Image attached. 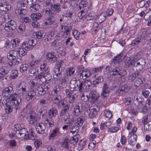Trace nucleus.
Masks as SVG:
<instances>
[{
  "label": "nucleus",
  "mask_w": 151,
  "mask_h": 151,
  "mask_svg": "<svg viewBox=\"0 0 151 151\" xmlns=\"http://www.w3.org/2000/svg\"><path fill=\"white\" fill-rule=\"evenodd\" d=\"M79 136L78 135H74L73 137H72L70 140V142L71 143H72L73 145H75L78 142Z\"/></svg>",
  "instance_id": "48"
},
{
  "label": "nucleus",
  "mask_w": 151,
  "mask_h": 151,
  "mask_svg": "<svg viewBox=\"0 0 151 151\" xmlns=\"http://www.w3.org/2000/svg\"><path fill=\"white\" fill-rule=\"evenodd\" d=\"M72 27V26L67 25V24L64 23L60 25V31L63 35L66 37L70 33Z\"/></svg>",
  "instance_id": "6"
},
{
  "label": "nucleus",
  "mask_w": 151,
  "mask_h": 151,
  "mask_svg": "<svg viewBox=\"0 0 151 151\" xmlns=\"http://www.w3.org/2000/svg\"><path fill=\"white\" fill-rule=\"evenodd\" d=\"M10 61H9L6 63V65L5 66L8 69H9V70L10 69H12V68L14 67V66L15 65V61L14 60H10Z\"/></svg>",
  "instance_id": "55"
},
{
  "label": "nucleus",
  "mask_w": 151,
  "mask_h": 151,
  "mask_svg": "<svg viewBox=\"0 0 151 151\" xmlns=\"http://www.w3.org/2000/svg\"><path fill=\"white\" fill-rule=\"evenodd\" d=\"M27 50L25 48H23L22 47L21 48H20L17 51L19 52V57L21 56H24L27 53Z\"/></svg>",
  "instance_id": "53"
},
{
  "label": "nucleus",
  "mask_w": 151,
  "mask_h": 151,
  "mask_svg": "<svg viewBox=\"0 0 151 151\" xmlns=\"http://www.w3.org/2000/svg\"><path fill=\"white\" fill-rule=\"evenodd\" d=\"M17 136L19 138H25L28 134L25 128L22 129L21 130L17 129L16 132Z\"/></svg>",
  "instance_id": "19"
},
{
  "label": "nucleus",
  "mask_w": 151,
  "mask_h": 151,
  "mask_svg": "<svg viewBox=\"0 0 151 151\" xmlns=\"http://www.w3.org/2000/svg\"><path fill=\"white\" fill-rule=\"evenodd\" d=\"M37 81L36 79H32L29 82V84L30 87L31 89H34L35 90L38 85Z\"/></svg>",
  "instance_id": "33"
},
{
  "label": "nucleus",
  "mask_w": 151,
  "mask_h": 151,
  "mask_svg": "<svg viewBox=\"0 0 151 151\" xmlns=\"http://www.w3.org/2000/svg\"><path fill=\"white\" fill-rule=\"evenodd\" d=\"M26 83L22 82L17 85L16 89L17 92L21 96H24L27 93Z\"/></svg>",
  "instance_id": "4"
},
{
  "label": "nucleus",
  "mask_w": 151,
  "mask_h": 151,
  "mask_svg": "<svg viewBox=\"0 0 151 151\" xmlns=\"http://www.w3.org/2000/svg\"><path fill=\"white\" fill-rule=\"evenodd\" d=\"M17 27L16 22L14 20H10L5 24L4 29L7 31L11 32L15 29Z\"/></svg>",
  "instance_id": "7"
},
{
  "label": "nucleus",
  "mask_w": 151,
  "mask_h": 151,
  "mask_svg": "<svg viewBox=\"0 0 151 151\" xmlns=\"http://www.w3.org/2000/svg\"><path fill=\"white\" fill-rule=\"evenodd\" d=\"M80 83L79 80H77L75 78H73L70 81V87L71 91L76 90V88L78 87V84Z\"/></svg>",
  "instance_id": "16"
},
{
  "label": "nucleus",
  "mask_w": 151,
  "mask_h": 151,
  "mask_svg": "<svg viewBox=\"0 0 151 151\" xmlns=\"http://www.w3.org/2000/svg\"><path fill=\"white\" fill-rule=\"evenodd\" d=\"M121 68L120 66H117L114 68L112 70L113 73L112 75L113 76H116L118 74V73L120 72Z\"/></svg>",
  "instance_id": "60"
},
{
  "label": "nucleus",
  "mask_w": 151,
  "mask_h": 151,
  "mask_svg": "<svg viewBox=\"0 0 151 151\" xmlns=\"http://www.w3.org/2000/svg\"><path fill=\"white\" fill-rule=\"evenodd\" d=\"M64 121L67 124V125L69 127V128L73 125L74 123L73 120H71L69 118L68 119L65 116H64Z\"/></svg>",
  "instance_id": "47"
},
{
  "label": "nucleus",
  "mask_w": 151,
  "mask_h": 151,
  "mask_svg": "<svg viewBox=\"0 0 151 151\" xmlns=\"http://www.w3.org/2000/svg\"><path fill=\"white\" fill-rule=\"evenodd\" d=\"M91 75V72L86 69L81 70L78 73V76L81 79H85L90 77Z\"/></svg>",
  "instance_id": "8"
},
{
  "label": "nucleus",
  "mask_w": 151,
  "mask_h": 151,
  "mask_svg": "<svg viewBox=\"0 0 151 151\" xmlns=\"http://www.w3.org/2000/svg\"><path fill=\"white\" fill-rule=\"evenodd\" d=\"M18 94L15 93L12 94L11 97L12 98L10 103L11 105L17 106L21 102V99L18 97Z\"/></svg>",
  "instance_id": "10"
},
{
  "label": "nucleus",
  "mask_w": 151,
  "mask_h": 151,
  "mask_svg": "<svg viewBox=\"0 0 151 151\" xmlns=\"http://www.w3.org/2000/svg\"><path fill=\"white\" fill-rule=\"evenodd\" d=\"M19 55V52L15 50H10L7 54V57L9 60H14V59L18 58Z\"/></svg>",
  "instance_id": "12"
},
{
  "label": "nucleus",
  "mask_w": 151,
  "mask_h": 151,
  "mask_svg": "<svg viewBox=\"0 0 151 151\" xmlns=\"http://www.w3.org/2000/svg\"><path fill=\"white\" fill-rule=\"evenodd\" d=\"M61 37L60 36L59 34L57 35H55L54 40L52 42V45L54 46H57V44H58L60 43V40Z\"/></svg>",
  "instance_id": "29"
},
{
  "label": "nucleus",
  "mask_w": 151,
  "mask_h": 151,
  "mask_svg": "<svg viewBox=\"0 0 151 151\" xmlns=\"http://www.w3.org/2000/svg\"><path fill=\"white\" fill-rule=\"evenodd\" d=\"M126 85H123L121 86L120 87H119L118 90H117L116 92L120 94H123L126 91H127V88H126Z\"/></svg>",
  "instance_id": "43"
},
{
  "label": "nucleus",
  "mask_w": 151,
  "mask_h": 151,
  "mask_svg": "<svg viewBox=\"0 0 151 151\" xmlns=\"http://www.w3.org/2000/svg\"><path fill=\"white\" fill-rule=\"evenodd\" d=\"M58 114V111L55 107H53L50 109L48 112V115L51 118L55 117Z\"/></svg>",
  "instance_id": "24"
},
{
  "label": "nucleus",
  "mask_w": 151,
  "mask_h": 151,
  "mask_svg": "<svg viewBox=\"0 0 151 151\" xmlns=\"http://www.w3.org/2000/svg\"><path fill=\"white\" fill-rule=\"evenodd\" d=\"M38 91V96L44 95L47 92L48 88L47 86L40 85L36 88Z\"/></svg>",
  "instance_id": "18"
},
{
  "label": "nucleus",
  "mask_w": 151,
  "mask_h": 151,
  "mask_svg": "<svg viewBox=\"0 0 151 151\" xmlns=\"http://www.w3.org/2000/svg\"><path fill=\"white\" fill-rule=\"evenodd\" d=\"M109 86L107 83L104 84L101 96L104 97H106L109 96Z\"/></svg>",
  "instance_id": "21"
},
{
  "label": "nucleus",
  "mask_w": 151,
  "mask_h": 151,
  "mask_svg": "<svg viewBox=\"0 0 151 151\" xmlns=\"http://www.w3.org/2000/svg\"><path fill=\"white\" fill-rule=\"evenodd\" d=\"M38 70L35 67H31L29 71V74L31 76H35L36 75V73L37 72Z\"/></svg>",
  "instance_id": "45"
},
{
  "label": "nucleus",
  "mask_w": 151,
  "mask_h": 151,
  "mask_svg": "<svg viewBox=\"0 0 151 151\" xmlns=\"http://www.w3.org/2000/svg\"><path fill=\"white\" fill-rule=\"evenodd\" d=\"M75 70V69L72 67L68 68L66 71L67 78L74 74Z\"/></svg>",
  "instance_id": "37"
},
{
  "label": "nucleus",
  "mask_w": 151,
  "mask_h": 151,
  "mask_svg": "<svg viewBox=\"0 0 151 151\" xmlns=\"http://www.w3.org/2000/svg\"><path fill=\"white\" fill-rule=\"evenodd\" d=\"M85 120L84 117L82 116L78 117L75 121L74 124L77 125L79 127L81 126Z\"/></svg>",
  "instance_id": "30"
},
{
  "label": "nucleus",
  "mask_w": 151,
  "mask_h": 151,
  "mask_svg": "<svg viewBox=\"0 0 151 151\" xmlns=\"http://www.w3.org/2000/svg\"><path fill=\"white\" fill-rule=\"evenodd\" d=\"M137 140V136L136 135H130L129 137L128 142L129 145L133 146L136 143Z\"/></svg>",
  "instance_id": "27"
},
{
  "label": "nucleus",
  "mask_w": 151,
  "mask_h": 151,
  "mask_svg": "<svg viewBox=\"0 0 151 151\" xmlns=\"http://www.w3.org/2000/svg\"><path fill=\"white\" fill-rule=\"evenodd\" d=\"M106 15L105 13H101L99 16L98 19L100 23L103 22L106 19Z\"/></svg>",
  "instance_id": "58"
},
{
  "label": "nucleus",
  "mask_w": 151,
  "mask_h": 151,
  "mask_svg": "<svg viewBox=\"0 0 151 151\" xmlns=\"http://www.w3.org/2000/svg\"><path fill=\"white\" fill-rule=\"evenodd\" d=\"M55 14L61 11L60 4L54 3L51 7Z\"/></svg>",
  "instance_id": "25"
},
{
  "label": "nucleus",
  "mask_w": 151,
  "mask_h": 151,
  "mask_svg": "<svg viewBox=\"0 0 151 151\" xmlns=\"http://www.w3.org/2000/svg\"><path fill=\"white\" fill-rule=\"evenodd\" d=\"M142 101V99L141 98L135 96L134 98L133 102L136 108L141 109L143 107Z\"/></svg>",
  "instance_id": "14"
},
{
  "label": "nucleus",
  "mask_w": 151,
  "mask_h": 151,
  "mask_svg": "<svg viewBox=\"0 0 151 151\" xmlns=\"http://www.w3.org/2000/svg\"><path fill=\"white\" fill-rule=\"evenodd\" d=\"M36 131L39 134H43L45 129V127L44 124L42 123L37 124L35 127Z\"/></svg>",
  "instance_id": "20"
},
{
  "label": "nucleus",
  "mask_w": 151,
  "mask_h": 151,
  "mask_svg": "<svg viewBox=\"0 0 151 151\" xmlns=\"http://www.w3.org/2000/svg\"><path fill=\"white\" fill-rule=\"evenodd\" d=\"M35 34L37 37L38 39H43L45 35V33L41 30L36 32Z\"/></svg>",
  "instance_id": "46"
},
{
  "label": "nucleus",
  "mask_w": 151,
  "mask_h": 151,
  "mask_svg": "<svg viewBox=\"0 0 151 151\" xmlns=\"http://www.w3.org/2000/svg\"><path fill=\"white\" fill-rule=\"evenodd\" d=\"M149 34L147 31H144L139 35L138 36L133 40L131 42V45L132 46L137 45L139 43L142 42L143 40L148 36Z\"/></svg>",
  "instance_id": "3"
},
{
  "label": "nucleus",
  "mask_w": 151,
  "mask_h": 151,
  "mask_svg": "<svg viewBox=\"0 0 151 151\" xmlns=\"http://www.w3.org/2000/svg\"><path fill=\"white\" fill-rule=\"evenodd\" d=\"M15 12L16 14H18L21 16H22L26 14V11L24 8H19V9H16Z\"/></svg>",
  "instance_id": "39"
},
{
  "label": "nucleus",
  "mask_w": 151,
  "mask_h": 151,
  "mask_svg": "<svg viewBox=\"0 0 151 151\" xmlns=\"http://www.w3.org/2000/svg\"><path fill=\"white\" fill-rule=\"evenodd\" d=\"M72 34L76 40H78L79 39L80 35V33L79 31L77 30L73 29Z\"/></svg>",
  "instance_id": "56"
},
{
  "label": "nucleus",
  "mask_w": 151,
  "mask_h": 151,
  "mask_svg": "<svg viewBox=\"0 0 151 151\" xmlns=\"http://www.w3.org/2000/svg\"><path fill=\"white\" fill-rule=\"evenodd\" d=\"M45 124L49 127H52L54 125L53 120L51 117L47 118L44 121Z\"/></svg>",
  "instance_id": "35"
},
{
  "label": "nucleus",
  "mask_w": 151,
  "mask_h": 151,
  "mask_svg": "<svg viewBox=\"0 0 151 151\" xmlns=\"http://www.w3.org/2000/svg\"><path fill=\"white\" fill-rule=\"evenodd\" d=\"M145 80L143 77L138 78L134 82V85L137 87L139 86L140 84L145 83Z\"/></svg>",
  "instance_id": "49"
},
{
  "label": "nucleus",
  "mask_w": 151,
  "mask_h": 151,
  "mask_svg": "<svg viewBox=\"0 0 151 151\" xmlns=\"http://www.w3.org/2000/svg\"><path fill=\"white\" fill-rule=\"evenodd\" d=\"M70 105L68 104H67L66 105L64 106L62 109L60 113V117H62V116L65 115V113L68 111L70 108Z\"/></svg>",
  "instance_id": "32"
},
{
  "label": "nucleus",
  "mask_w": 151,
  "mask_h": 151,
  "mask_svg": "<svg viewBox=\"0 0 151 151\" xmlns=\"http://www.w3.org/2000/svg\"><path fill=\"white\" fill-rule=\"evenodd\" d=\"M90 98L89 94L87 95L85 93H83L81 97V100L84 102H87L89 100Z\"/></svg>",
  "instance_id": "62"
},
{
  "label": "nucleus",
  "mask_w": 151,
  "mask_h": 151,
  "mask_svg": "<svg viewBox=\"0 0 151 151\" xmlns=\"http://www.w3.org/2000/svg\"><path fill=\"white\" fill-rule=\"evenodd\" d=\"M104 114V116L109 119L112 117V112L109 110H105Z\"/></svg>",
  "instance_id": "64"
},
{
  "label": "nucleus",
  "mask_w": 151,
  "mask_h": 151,
  "mask_svg": "<svg viewBox=\"0 0 151 151\" xmlns=\"http://www.w3.org/2000/svg\"><path fill=\"white\" fill-rule=\"evenodd\" d=\"M74 116H78L80 114V107L78 105L76 106L73 109L72 112Z\"/></svg>",
  "instance_id": "50"
},
{
  "label": "nucleus",
  "mask_w": 151,
  "mask_h": 151,
  "mask_svg": "<svg viewBox=\"0 0 151 151\" xmlns=\"http://www.w3.org/2000/svg\"><path fill=\"white\" fill-rule=\"evenodd\" d=\"M9 69H8L5 66H3L0 68V78L3 77L6 75L9 72Z\"/></svg>",
  "instance_id": "26"
},
{
  "label": "nucleus",
  "mask_w": 151,
  "mask_h": 151,
  "mask_svg": "<svg viewBox=\"0 0 151 151\" xmlns=\"http://www.w3.org/2000/svg\"><path fill=\"white\" fill-rule=\"evenodd\" d=\"M39 103L40 105L42 106L44 105H46L47 104L48 102L46 98H43L40 99L39 101Z\"/></svg>",
  "instance_id": "61"
},
{
  "label": "nucleus",
  "mask_w": 151,
  "mask_h": 151,
  "mask_svg": "<svg viewBox=\"0 0 151 151\" xmlns=\"http://www.w3.org/2000/svg\"><path fill=\"white\" fill-rule=\"evenodd\" d=\"M150 3V1L142 0L139 2V6L141 8L143 7L144 6L145 7L147 8L149 6Z\"/></svg>",
  "instance_id": "51"
},
{
  "label": "nucleus",
  "mask_w": 151,
  "mask_h": 151,
  "mask_svg": "<svg viewBox=\"0 0 151 151\" xmlns=\"http://www.w3.org/2000/svg\"><path fill=\"white\" fill-rule=\"evenodd\" d=\"M46 58L49 61L52 63L56 62L57 60V58L54 55V53L50 52L46 55Z\"/></svg>",
  "instance_id": "22"
},
{
  "label": "nucleus",
  "mask_w": 151,
  "mask_h": 151,
  "mask_svg": "<svg viewBox=\"0 0 151 151\" xmlns=\"http://www.w3.org/2000/svg\"><path fill=\"white\" fill-rule=\"evenodd\" d=\"M69 140L67 138H66L61 143V147L68 148L69 147Z\"/></svg>",
  "instance_id": "54"
},
{
  "label": "nucleus",
  "mask_w": 151,
  "mask_h": 151,
  "mask_svg": "<svg viewBox=\"0 0 151 151\" xmlns=\"http://www.w3.org/2000/svg\"><path fill=\"white\" fill-rule=\"evenodd\" d=\"M13 93V88L11 86H9L2 90V95L3 96L9 98H11V95Z\"/></svg>",
  "instance_id": "11"
},
{
  "label": "nucleus",
  "mask_w": 151,
  "mask_h": 151,
  "mask_svg": "<svg viewBox=\"0 0 151 151\" xmlns=\"http://www.w3.org/2000/svg\"><path fill=\"white\" fill-rule=\"evenodd\" d=\"M104 79L103 76H100L97 77L93 82V86L97 87L99 84L103 81Z\"/></svg>",
  "instance_id": "28"
},
{
  "label": "nucleus",
  "mask_w": 151,
  "mask_h": 151,
  "mask_svg": "<svg viewBox=\"0 0 151 151\" xmlns=\"http://www.w3.org/2000/svg\"><path fill=\"white\" fill-rule=\"evenodd\" d=\"M70 131V133L74 134L75 133H77L78 132L79 128L76 124L72 125L69 128Z\"/></svg>",
  "instance_id": "36"
},
{
  "label": "nucleus",
  "mask_w": 151,
  "mask_h": 151,
  "mask_svg": "<svg viewBox=\"0 0 151 151\" xmlns=\"http://www.w3.org/2000/svg\"><path fill=\"white\" fill-rule=\"evenodd\" d=\"M36 39L29 40L28 42H24L22 44L21 47L27 50H30L37 43Z\"/></svg>",
  "instance_id": "5"
},
{
  "label": "nucleus",
  "mask_w": 151,
  "mask_h": 151,
  "mask_svg": "<svg viewBox=\"0 0 151 151\" xmlns=\"http://www.w3.org/2000/svg\"><path fill=\"white\" fill-rule=\"evenodd\" d=\"M34 144L36 148H40L42 145L41 141L40 139H37L34 142Z\"/></svg>",
  "instance_id": "63"
},
{
  "label": "nucleus",
  "mask_w": 151,
  "mask_h": 151,
  "mask_svg": "<svg viewBox=\"0 0 151 151\" xmlns=\"http://www.w3.org/2000/svg\"><path fill=\"white\" fill-rule=\"evenodd\" d=\"M42 17V14L40 13H38L32 14L31 16V18L35 21H37L40 19Z\"/></svg>",
  "instance_id": "44"
},
{
  "label": "nucleus",
  "mask_w": 151,
  "mask_h": 151,
  "mask_svg": "<svg viewBox=\"0 0 151 151\" xmlns=\"http://www.w3.org/2000/svg\"><path fill=\"white\" fill-rule=\"evenodd\" d=\"M90 98H91L93 101H96L98 98V94L95 90H92L90 94Z\"/></svg>",
  "instance_id": "42"
},
{
  "label": "nucleus",
  "mask_w": 151,
  "mask_h": 151,
  "mask_svg": "<svg viewBox=\"0 0 151 151\" xmlns=\"http://www.w3.org/2000/svg\"><path fill=\"white\" fill-rule=\"evenodd\" d=\"M124 58L123 54L121 53L114 58L113 60L114 63L115 64L121 62Z\"/></svg>",
  "instance_id": "31"
},
{
  "label": "nucleus",
  "mask_w": 151,
  "mask_h": 151,
  "mask_svg": "<svg viewBox=\"0 0 151 151\" xmlns=\"http://www.w3.org/2000/svg\"><path fill=\"white\" fill-rule=\"evenodd\" d=\"M55 19L54 17L52 16L49 18H46L45 20L44 24L45 25H51L55 22Z\"/></svg>",
  "instance_id": "34"
},
{
  "label": "nucleus",
  "mask_w": 151,
  "mask_h": 151,
  "mask_svg": "<svg viewBox=\"0 0 151 151\" xmlns=\"http://www.w3.org/2000/svg\"><path fill=\"white\" fill-rule=\"evenodd\" d=\"M41 6L39 4L34 3V4H32L30 7L29 9L30 10L33 12L38 10L40 8Z\"/></svg>",
  "instance_id": "38"
},
{
  "label": "nucleus",
  "mask_w": 151,
  "mask_h": 151,
  "mask_svg": "<svg viewBox=\"0 0 151 151\" xmlns=\"http://www.w3.org/2000/svg\"><path fill=\"white\" fill-rule=\"evenodd\" d=\"M36 96V93L34 89L28 91L26 95L25 99L27 101H31L32 99H34Z\"/></svg>",
  "instance_id": "13"
},
{
  "label": "nucleus",
  "mask_w": 151,
  "mask_h": 151,
  "mask_svg": "<svg viewBox=\"0 0 151 151\" xmlns=\"http://www.w3.org/2000/svg\"><path fill=\"white\" fill-rule=\"evenodd\" d=\"M20 42V40L18 38H14L12 40L11 43L12 47L14 48L18 47L19 45Z\"/></svg>",
  "instance_id": "41"
},
{
  "label": "nucleus",
  "mask_w": 151,
  "mask_h": 151,
  "mask_svg": "<svg viewBox=\"0 0 151 151\" xmlns=\"http://www.w3.org/2000/svg\"><path fill=\"white\" fill-rule=\"evenodd\" d=\"M60 128L58 127H55L50 134L49 139H51L55 137L58 134H60Z\"/></svg>",
  "instance_id": "23"
},
{
  "label": "nucleus",
  "mask_w": 151,
  "mask_h": 151,
  "mask_svg": "<svg viewBox=\"0 0 151 151\" xmlns=\"http://www.w3.org/2000/svg\"><path fill=\"white\" fill-rule=\"evenodd\" d=\"M62 72V68L61 66L59 65H56L54 68L53 73L54 76H56L57 79H59L62 77L61 73Z\"/></svg>",
  "instance_id": "17"
},
{
  "label": "nucleus",
  "mask_w": 151,
  "mask_h": 151,
  "mask_svg": "<svg viewBox=\"0 0 151 151\" xmlns=\"http://www.w3.org/2000/svg\"><path fill=\"white\" fill-rule=\"evenodd\" d=\"M11 9V6L8 5L6 0H1L0 2V10L3 11H7Z\"/></svg>",
  "instance_id": "15"
},
{
  "label": "nucleus",
  "mask_w": 151,
  "mask_h": 151,
  "mask_svg": "<svg viewBox=\"0 0 151 151\" xmlns=\"http://www.w3.org/2000/svg\"><path fill=\"white\" fill-rule=\"evenodd\" d=\"M86 140H81L79 143L78 149V150H83V146L85 145L86 143Z\"/></svg>",
  "instance_id": "57"
},
{
  "label": "nucleus",
  "mask_w": 151,
  "mask_h": 151,
  "mask_svg": "<svg viewBox=\"0 0 151 151\" xmlns=\"http://www.w3.org/2000/svg\"><path fill=\"white\" fill-rule=\"evenodd\" d=\"M45 13L46 15L50 16L55 14L52 9L47 8L45 10Z\"/></svg>",
  "instance_id": "59"
},
{
  "label": "nucleus",
  "mask_w": 151,
  "mask_h": 151,
  "mask_svg": "<svg viewBox=\"0 0 151 151\" xmlns=\"http://www.w3.org/2000/svg\"><path fill=\"white\" fill-rule=\"evenodd\" d=\"M19 118L22 122L27 119L29 123L32 125H35L36 121L39 119L38 115L35 112L33 111L29 112L27 116L25 114L21 113Z\"/></svg>",
  "instance_id": "1"
},
{
  "label": "nucleus",
  "mask_w": 151,
  "mask_h": 151,
  "mask_svg": "<svg viewBox=\"0 0 151 151\" xmlns=\"http://www.w3.org/2000/svg\"><path fill=\"white\" fill-rule=\"evenodd\" d=\"M135 60L133 58H132L128 60L125 63V65H126V67H130L134 65Z\"/></svg>",
  "instance_id": "52"
},
{
  "label": "nucleus",
  "mask_w": 151,
  "mask_h": 151,
  "mask_svg": "<svg viewBox=\"0 0 151 151\" xmlns=\"http://www.w3.org/2000/svg\"><path fill=\"white\" fill-rule=\"evenodd\" d=\"M60 86L59 85L56 86L52 91V95L55 98L53 100V103L56 105L59 104V102L62 99L60 95Z\"/></svg>",
  "instance_id": "2"
},
{
  "label": "nucleus",
  "mask_w": 151,
  "mask_h": 151,
  "mask_svg": "<svg viewBox=\"0 0 151 151\" xmlns=\"http://www.w3.org/2000/svg\"><path fill=\"white\" fill-rule=\"evenodd\" d=\"M85 90H87L91 88L92 85V82L89 79L86 80L83 82Z\"/></svg>",
  "instance_id": "40"
},
{
  "label": "nucleus",
  "mask_w": 151,
  "mask_h": 151,
  "mask_svg": "<svg viewBox=\"0 0 151 151\" xmlns=\"http://www.w3.org/2000/svg\"><path fill=\"white\" fill-rule=\"evenodd\" d=\"M98 110L95 108L92 107L86 111L84 114L86 116H88L90 118H93L97 115Z\"/></svg>",
  "instance_id": "9"
}]
</instances>
